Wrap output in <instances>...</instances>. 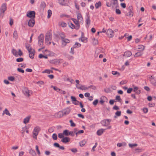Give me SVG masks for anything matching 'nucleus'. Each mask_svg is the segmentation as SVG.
<instances>
[{
	"label": "nucleus",
	"instance_id": "9b49d317",
	"mask_svg": "<svg viewBox=\"0 0 156 156\" xmlns=\"http://www.w3.org/2000/svg\"><path fill=\"white\" fill-rule=\"evenodd\" d=\"M72 19L76 25V29L78 30L80 27V24L78 22L79 21L74 18H72Z\"/></svg>",
	"mask_w": 156,
	"mask_h": 156
},
{
	"label": "nucleus",
	"instance_id": "bb28decb",
	"mask_svg": "<svg viewBox=\"0 0 156 156\" xmlns=\"http://www.w3.org/2000/svg\"><path fill=\"white\" fill-rule=\"evenodd\" d=\"M29 153L33 156H36V153L35 151L32 149H30L29 151Z\"/></svg>",
	"mask_w": 156,
	"mask_h": 156
},
{
	"label": "nucleus",
	"instance_id": "cd10ccee",
	"mask_svg": "<svg viewBox=\"0 0 156 156\" xmlns=\"http://www.w3.org/2000/svg\"><path fill=\"white\" fill-rule=\"evenodd\" d=\"M68 24L70 27L72 29H76V27L75 25L72 23L70 21L68 23Z\"/></svg>",
	"mask_w": 156,
	"mask_h": 156
},
{
	"label": "nucleus",
	"instance_id": "a878e982",
	"mask_svg": "<svg viewBox=\"0 0 156 156\" xmlns=\"http://www.w3.org/2000/svg\"><path fill=\"white\" fill-rule=\"evenodd\" d=\"M86 24L89 25L90 23V16H88L85 20Z\"/></svg>",
	"mask_w": 156,
	"mask_h": 156
},
{
	"label": "nucleus",
	"instance_id": "2f4dec72",
	"mask_svg": "<svg viewBox=\"0 0 156 156\" xmlns=\"http://www.w3.org/2000/svg\"><path fill=\"white\" fill-rule=\"evenodd\" d=\"M142 55V53L141 52H139L136 53L134 55V57L140 56Z\"/></svg>",
	"mask_w": 156,
	"mask_h": 156
},
{
	"label": "nucleus",
	"instance_id": "0eeeda50",
	"mask_svg": "<svg viewBox=\"0 0 156 156\" xmlns=\"http://www.w3.org/2000/svg\"><path fill=\"white\" fill-rule=\"evenodd\" d=\"M106 34L110 37H112L114 35V32L111 29L108 30L106 32Z\"/></svg>",
	"mask_w": 156,
	"mask_h": 156
},
{
	"label": "nucleus",
	"instance_id": "7c9ffc66",
	"mask_svg": "<svg viewBox=\"0 0 156 156\" xmlns=\"http://www.w3.org/2000/svg\"><path fill=\"white\" fill-rule=\"evenodd\" d=\"M101 6V2L99 1L98 2H97L95 3V6L96 9H98L99 7H100Z\"/></svg>",
	"mask_w": 156,
	"mask_h": 156
},
{
	"label": "nucleus",
	"instance_id": "b1692460",
	"mask_svg": "<svg viewBox=\"0 0 156 156\" xmlns=\"http://www.w3.org/2000/svg\"><path fill=\"white\" fill-rule=\"evenodd\" d=\"M12 52L13 55L16 57H18V52L16 50L14 49H12Z\"/></svg>",
	"mask_w": 156,
	"mask_h": 156
},
{
	"label": "nucleus",
	"instance_id": "c03bdc74",
	"mask_svg": "<svg viewBox=\"0 0 156 156\" xmlns=\"http://www.w3.org/2000/svg\"><path fill=\"white\" fill-rule=\"evenodd\" d=\"M23 55V53L22 51L21 50L19 49L18 50V56H21Z\"/></svg>",
	"mask_w": 156,
	"mask_h": 156
},
{
	"label": "nucleus",
	"instance_id": "774afa93",
	"mask_svg": "<svg viewBox=\"0 0 156 156\" xmlns=\"http://www.w3.org/2000/svg\"><path fill=\"white\" fill-rule=\"evenodd\" d=\"M133 90V89L132 88H129L127 90V93L128 94H130L131 93Z\"/></svg>",
	"mask_w": 156,
	"mask_h": 156
},
{
	"label": "nucleus",
	"instance_id": "37998d69",
	"mask_svg": "<svg viewBox=\"0 0 156 156\" xmlns=\"http://www.w3.org/2000/svg\"><path fill=\"white\" fill-rule=\"evenodd\" d=\"M115 99L118 101L119 102H121L122 100L119 96L117 95L115 97Z\"/></svg>",
	"mask_w": 156,
	"mask_h": 156
},
{
	"label": "nucleus",
	"instance_id": "4d7b16f0",
	"mask_svg": "<svg viewBox=\"0 0 156 156\" xmlns=\"http://www.w3.org/2000/svg\"><path fill=\"white\" fill-rule=\"evenodd\" d=\"M17 70L19 72H20L22 73H23L24 72V71L20 68H18L17 69Z\"/></svg>",
	"mask_w": 156,
	"mask_h": 156
},
{
	"label": "nucleus",
	"instance_id": "2eb2a0df",
	"mask_svg": "<svg viewBox=\"0 0 156 156\" xmlns=\"http://www.w3.org/2000/svg\"><path fill=\"white\" fill-rule=\"evenodd\" d=\"M63 114L65 115L68 114L70 112V109L69 107L67 108L62 110Z\"/></svg>",
	"mask_w": 156,
	"mask_h": 156
},
{
	"label": "nucleus",
	"instance_id": "680f3d73",
	"mask_svg": "<svg viewBox=\"0 0 156 156\" xmlns=\"http://www.w3.org/2000/svg\"><path fill=\"white\" fill-rule=\"evenodd\" d=\"M112 73L113 75H116L117 74H118V76H119L120 74L117 71H112Z\"/></svg>",
	"mask_w": 156,
	"mask_h": 156
},
{
	"label": "nucleus",
	"instance_id": "bf43d9fd",
	"mask_svg": "<svg viewBox=\"0 0 156 156\" xmlns=\"http://www.w3.org/2000/svg\"><path fill=\"white\" fill-rule=\"evenodd\" d=\"M116 13L117 14H120L121 13V12L119 9H115Z\"/></svg>",
	"mask_w": 156,
	"mask_h": 156
},
{
	"label": "nucleus",
	"instance_id": "69168bd1",
	"mask_svg": "<svg viewBox=\"0 0 156 156\" xmlns=\"http://www.w3.org/2000/svg\"><path fill=\"white\" fill-rule=\"evenodd\" d=\"M53 145L54 147H60L59 144L57 143H55Z\"/></svg>",
	"mask_w": 156,
	"mask_h": 156
},
{
	"label": "nucleus",
	"instance_id": "473e14b6",
	"mask_svg": "<svg viewBox=\"0 0 156 156\" xmlns=\"http://www.w3.org/2000/svg\"><path fill=\"white\" fill-rule=\"evenodd\" d=\"M46 4L44 2H42L40 5V8L41 9H44L46 7Z\"/></svg>",
	"mask_w": 156,
	"mask_h": 156
},
{
	"label": "nucleus",
	"instance_id": "f704fd0d",
	"mask_svg": "<svg viewBox=\"0 0 156 156\" xmlns=\"http://www.w3.org/2000/svg\"><path fill=\"white\" fill-rule=\"evenodd\" d=\"M115 115H116L114 116L115 118H116L117 116H119L121 115V112L120 111H117L115 113Z\"/></svg>",
	"mask_w": 156,
	"mask_h": 156
},
{
	"label": "nucleus",
	"instance_id": "7ed1b4c3",
	"mask_svg": "<svg viewBox=\"0 0 156 156\" xmlns=\"http://www.w3.org/2000/svg\"><path fill=\"white\" fill-rule=\"evenodd\" d=\"M35 12L34 11H28L27 12V16L31 18L34 19L35 17Z\"/></svg>",
	"mask_w": 156,
	"mask_h": 156
},
{
	"label": "nucleus",
	"instance_id": "5fc2aeb1",
	"mask_svg": "<svg viewBox=\"0 0 156 156\" xmlns=\"http://www.w3.org/2000/svg\"><path fill=\"white\" fill-rule=\"evenodd\" d=\"M137 146V144H129V146L130 147L132 148L135 147H136Z\"/></svg>",
	"mask_w": 156,
	"mask_h": 156
},
{
	"label": "nucleus",
	"instance_id": "3c124183",
	"mask_svg": "<svg viewBox=\"0 0 156 156\" xmlns=\"http://www.w3.org/2000/svg\"><path fill=\"white\" fill-rule=\"evenodd\" d=\"M5 114L7 115H9L11 116V114L10 113L9 111L7 109V108H5Z\"/></svg>",
	"mask_w": 156,
	"mask_h": 156
},
{
	"label": "nucleus",
	"instance_id": "0e129e2a",
	"mask_svg": "<svg viewBox=\"0 0 156 156\" xmlns=\"http://www.w3.org/2000/svg\"><path fill=\"white\" fill-rule=\"evenodd\" d=\"M120 5L123 8H125L126 7V4L125 3H121Z\"/></svg>",
	"mask_w": 156,
	"mask_h": 156
},
{
	"label": "nucleus",
	"instance_id": "1a4fd4ad",
	"mask_svg": "<svg viewBox=\"0 0 156 156\" xmlns=\"http://www.w3.org/2000/svg\"><path fill=\"white\" fill-rule=\"evenodd\" d=\"M35 20L34 18H31L28 22V26L30 27H33L35 24Z\"/></svg>",
	"mask_w": 156,
	"mask_h": 156
},
{
	"label": "nucleus",
	"instance_id": "f03ea898",
	"mask_svg": "<svg viewBox=\"0 0 156 156\" xmlns=\"http://www.w3.org/2000/svg\"><path fill=\"white\" fill-rule=\"evenodd\" d=\"M44 39V35L42 34H41L38 37V44L39 46L41 47L43 45Z\"/></svg>",
	"mask_w": 156,
	"mask_h": 156
},
{
	"label": "nucleus",
	"instance_id": "603ef678",
	"mask_svg": "<svg viewBox=\"0 0 156 156\" xmlns=\"http://www.w3.org/2000/svg\"><path fill=\"white\" fill-rule=\"evenodd\" d=\"M112 1H113V2H112V5H115L116 4L118 5V0H112Z\"/></svg>",
	"mask_w": 156,
	"mask_h": 156
},
{
	"label": "nucleus",
	"instance_id": "e433bc0d",
	"mask_svg": "<svg viewBox=\"0 0 156 156\" xmlns=\"http://www.w3.org/2000/svg\"><path fill=\"white\" fill-rule=\"evenodd\" d=\"M48 15L47 17L48 18H49L51 17V14H52L51 11L50 9L48 10Z\"/></svg>",
	"mask_w": 156,
	"mask_h": 156
},
{
	"label": "nucleus",
	"instance_id": "49530a36",
	"mask_svg": "<svg viewBox=\"0 0 156 156\" xmlns=\"http://www.w3.org/2000/svg\"><path fill=\"white\" fill-rule=\"evenodd\" d=\"M23 58H17L16 59V61L17 62H22L23 61Z\"/></svg>",
	"mask_w": 156,
	"mask_h": 156
},
{
	"label": "nucleus",
	"instance_id": "c85d7f7f",
	"mask_svg": "<svg viewBox=\"0 0 156 156\" xmlns=\"http://www.w3.org/2000/svg\"><path fill=\"white\" fill-rule=\"evenodd\" d=\"M138 49L140 50V51H143L145 49V46L142 45H139L138 46Z\"/></svg>",
	"mask_w": 156,
	"mask_h": 156
},
{
	"label": "nucleus",
	"instance_id": "052dcab7",
	"mask_svg": "<svg viewBox=\"0 0 156 156\" xmlns=\"http://www.w3.org/2000/svg\"><path fill=\"white\" fill-rule=\"evenodd\" d=\"M27 127L26 126H25L24 127H23L22 128L23 129L22 130V133L23 134L24 133L25 131H26L27 129Z\"/></svg>",
	"mask_w": 156,
	"mask_h": 156
},
{
	"label": "nucleus",
	"instance_id": "aec40b11",
	"mask_svg": "<svg viewBox=\"0 0 156 156\" xmlns=\"http://www.w3.org/2000/svg\"><path fill=\"white\" fill-rule=\"evenodd\" d=\"M31 116H29L26 117L23 120V123L24 124H26L27 123H28L29 122V121H30V118Z\"/></svg>",
	"mask_w": 156,
	"mask_h": 156
},
{
	"label": "nucleus",
	"instance_id": "338daca9",
	"mask_svg": "<svg viewBox=\"0 0 156 156\" xmlns=\"http://www.w3.org/2000/svg\"><path fill=\"white\" fill-rule=\"evenodd\" d=\"M70 150L73 153H76L77 152V150L76 148H72L70 149Z\"/></svg>",
	"mask_w": 156,
	"mask_h": 156
},
{
	"label": "nucleus",
	"instance_id": "5701e85b",
	"mask_svg": "<svg viewBox=\"0 0 156 156\" xmlns=\"http://www.w3.org/2000/svg\"><path fill=\"white\" fill-rule=\"evenodd\" d=\"M124 55L127 57H129L132 55V53L130 51H127L125 52Z\"/></svg>",
	"mask_w": 156,
	"mask_h": 156
},
{
	"label": "nucleus",
	"instance_id": "4468645a",
	"mask_svg": "<svg viewBox=\"0 0 156 156\" xmlns=\"http://www.w3.org/2000/svg\"><path fill=\"white\" fill-rule=\"evenodd\" d=\"M29 53V57L32 58L33 59L34 58V56L35 54V51L34 50H30L28 51Z\"/></svg>",
	"mask_w": 156,
	"mask_h": 156
},
{
	"label": "nucleus",
	"instance_id": "4be33fe9",
	"mask_svg": "<svg viewBox=\"0 0 156 156\" xmlns=\"http://www.w3.org/2000/svg\"><path fill=\"white\" fill-rule=\"evenodd\" d=\"M65 115L63 114V112L62 111H59L58 112L57 114V116L59 118H61Z\"/></svg>",
	"mask_w": 156,
	"mask_h": 156
},
{
	"label": "nucleus",
	"instance_id": "f3484780",
	"mask_svg": "<svg viewBox=\"0 0 156 156\" xmlns=\"http://www.w3.org/2000/svg\"><path fill=\"white\" fill-rule=\"evenodd\" d=\"M76 87L77 89L81 90H86L88 89V88L87 87H85L84 85H81L80 87H79L78 86L77 84H76Z\"/></svg>",
	"mask_w": 156,
	"mask_h": 156
},
{
	"label": "nucleus",
	"instance_id": "6e6d98bb",
	"mask_svg": "<svg viewBox=\"0 0 156 156\" xmlns=\"http://www.w3.org/2000/svg\"><path fill=\"white\" fill-rule=\"evenodd\" d=\"M60 25L62 27H66L67 26V24L64 22H62L60 24Z\"/></svg>",
	"mask_w": 156,
	"mask_h": 156
},
{
	"label": "nucleus",
	"instance_id": "de8ad7c7",
	"mask_svg": "<svg viewBox=\"0 0 156 156\" xmlns=\"http://www.w3.org/2000/svg\"><path fill=\"white\" fill-rule=\"evenodd\" d=\"M87 88L88 89V88H91L94 90H96V87L94 85H90Z\"/></svg>",
	"mask_w": 156,
	"mask_h": 156
},
{
	"label": "nucleus",
	"instance_id": "ea45409f",
	"mask_svg": "<svg viewBox=\"0 0 156 156\" xmlns=\"http://www.w3.org/2000/svg\"><path fill=\"white\" fill-rule=\"evenodd\" d=\"M71 99L72 101V102L73 101V102L76 101V102H77L78 103H79V101H77L76 100V98L73 96H71Z\"/></svg>",
	"mask_w": 156,
	"mask_h": 156
},
{
	"label": "nucleus",
	"instance_id": "f8f14e48",
	"mask_svg": "<svg viewBox=\"0 0 156 156\" xmlns=\"http://www.w3.org/2000/svg\"><path fill=\"white\" fill-rule=\"evenodd\" d=\"M40 130L41 129L39 127L37 126L35 127L33 130V134L35 135H38Z\"/></svg>",
	"mask_w": 156,
	"mask_h": 156
},
{
	"label": "nucleus",
	"instance_id": "ddd939ff",
	"mask_svg": "<svg viewBox=\"0 0 156 156\" xmlns=\"http://www.w3.org/2000/svg\"><path fill=\"white\" fill-rule=\"evenodd\" d=\"M6 9V4L5 3L3 4L1 8L0 9V13H4L5 12V11Z\"/></svg>",
	"mask_w": 156,
	"mask_h": 156
},
{
	"label": "nucleus",
	"instance_id": "dca6fc26",
	"mask_svg": "<svg viewBox=\"0 0 156 156\" xmlns=\"http://www.w3.org/2000/svg\"><path fill=\"white\" fill-rule=\"evenodd\" d=\"M70 141V139L69 137H64L61 140V141L63 143L69 142Z\"/></svg>",
	"mask_w": 156,
	"mask_h": 156
},
{
	"label": "nucleus",
	"instance_id": "a19ab883",
	"mask_svg": "<svg viewBox=\"0 0 156 156\" xmlns=\"http://www.w3.org/2000/svg\"><path fill=\"white\" fill-rule=\"evenodd\" d=\"M58 136L60 138H63L64 137V135L63 133H60L58 134Z\"/></svg>",
	"mask_w": 156,
	"mask_h": 156
},
{
	"label": "nucleus",
	"instance_id": "9d476101",
	"mask_svg": "<svg viewBox=\"0 0 156 156\" xmlns=\"http://www.w3.org/2000/svg\"><path fill=\"white\" fill-rule=\"evenodd\" d=\"M76 14L77 20L81 22H83V19L81 14L79 11H76Z\"/></svg>",
	"mask_w": 156,
	"mask_h": 156
},
{
	"label": "nucleus",
	"instance_id": "20e7f679",
	"mask_svg": "<svg viewBox=\"0 0 156 156\" xmlns=\"http://www.w3.org/2000/svg\"><path fill=\"white\" fill-rule=\"evenodd\" d=\"M133 8L132 5H130L128 8L129 12L127 14V16H133Z\"/></svg>",
	"mask_w": 156,
	"mask_h": 156
},
{
	"label": "nucleus",
	"instance_id": "58836bf2",
	"mask_svg": "<svg viewBox=\"0 0 156 156\" xmlns=\"http://www.w3.org/2000/svg\"><path fill=\"white\" fill-rule=\"evenodd\" d=\"M38 57H39V58H44L45 59H47L48 58V57L47 55H45V56L44 55L41 54H39Z\"/></svg>",
	"mask_w": 156,
	"mask_h": 156
},
{
	"label": "nucleus",
	"instance_id": "79ce46f5",
	"mask_svg": "<svg viewBox=\"0 0 156 156\" xmlns=\"http://www.w3.org/2000/svg\"><path fill=\"white\" fill-rule=\"evenodd\" d=\"M51 63L54 64H57L59 63V61L57 59H55L51 61Z\"/></svg>",
	"mask_w": 156,
	"mask_h": 156
},
{
	"label": "nucleus",
	"instance_id": "412c9836",
	"mask_svg": "<svg viewBox=\"0 0 156 156\" xmlns=\"http://www.w3.org/2000/svg\"><path fill=\"white\" fill-rule=\"evenodd\" d=\"M101 124L103 126H106L109 125L108 122H107L106 119H104L102 120L101 122Z\"/></svg>",
	"mask_w": 156,
	"mask_h": 156
},
{
	"label": "nucleus",
	"instance_id": "c756f323",
	"mask_svg": "<svg viewBox=\"0 0 156 156\" xmlns=\"http://www.w3.org/2000/svg\"><path fill=\"white\" fill-rule=\"evenodd\" d=\"M53 71L52 70H51L49 69H46L44 71L42 72V73H46L48 74H49L51 73H53Z\"/></svg>",
	"mask_w": 156,
	"mask_h": 156
},
{
	"label": "nucleus",
	"instance_id": "39448f33",
	"mask_svg": "<svg viewBox=\"0 0 156 156\" xmlns=\"http://www.w3.org/2000/svg\"><path fill=\"white\" fill-rule=\"evenodd\" d=\"M22 91L23 93L25 96L28 97H29L30 96V90L28 89V88L26 87H23L22 90Z\"/></svg>",
	"mask_w": 156,
	"mask_h": 156
},
{
	"label": "nucleus",
	"instance_id": "e2e57ef3",
	"mask_svg": "<svg viewBox=\"0 0 156 156\" xmlns=\"http://www.w3.org/2000/svg\"><path fill=\"white\" fill-rule=\"evenodd\" d=\"M36 149L37 152L38 154L39 155L40 154V152L38 149V146L37 145L36 146Z\"/></svg>",
	"mask_w": 156,
	"mask_h": 156
},
{
	"label": "nucleus",
	"instance_id": "f257e3e1",
	"mask_svg": "<svg viewBox=\"0 0 156 156\" xmlns=\"http://www.w3.org/2000/svg\"><path fill=\"white\" fill-rule=\"evenodd\" d=\"M52 40V33L51 31L48 32L45 35V42L46 43L50 45L51 43V41Z\"/></svg>",
	"mask_w": 156,
	"mask_h": 156
},
{
	"label": "nucleus",
	"instance_id": "09e8293b",
	"mask_svg": "<svg viewBox=\"0 0 156 156\" xmlns=\"http://www.w3.org/2000/svg\"><path fill=\"white\" fill-rule=\"evenodd\" d=\"M26 48L28 50V51L30 50H32V48L29 44L26 45Z\"/></svg>",
	"mask_w": 156,
	"mask_h": 156
},
{
	"label": "nucleus",
	"instance_id": "13d9d810",
	"mask_svg": "<svg viewBox=\"0 0 156 156\" xmlns=\"http://www.w3.org/2000/svg\"><path fill=\"white\" fill-rule=\"evenodd\" d=\"M98 102V99L95 100L93 102V104L94 105H96Z\"/></svg>",
	"mask_w": 156,
	"mask_h": 156
},
{
	"label": "nucleus",
	"instance_id": "8fccbe9b",
	"mask_svg": "<svg viewBox=\"0 0 156 156\" xmlns=\"http://www.w3.org/2000/svg\"><path fill=\"white\" fill-rule=\"evenodd\" d=\"M8 79L9 80H10L11 81H13L15 80V78L14 76H10L8 77Z\"/></svg>",
	"mask_w": 156,
	"mask_h": 156
},
{
	"label": "nucleus",
	"instance_id": "c9c22d12",
	"mask_svg": "<svg viewBox=\"0 0 156 156\" xmlns=\"http://www.w3.org/2000/svg\"><path fill=\"white\" fill-rule=\"evenodd\" d=\"M69 131L68 130L66 129L63 131V133L64 135H65L66 136H68L69 135Z\"/></svg>",
	"mask_w": 156,
	"mask_h": 156
},
{
	"label": "nucleus",
	"instance_id": "393cba45",
	"mask_svg": "<svg viewBox=\"0 0 156 156\" xmlns=\"http://www.w3.org/2000/svg\"><path fill=\"white\" fill-rule=\"evenodd\" d=\"M81 44L78 42H76L75 44L73 46L74 48H79L81 47Z\"/></svg>",
	"mask_w": 156,
	"mask_h": 156
},
{
	"label": "nucleus",
	"instance_id": "a18cd8bd",
	"mask_svg": "<svg viewBox=\"0 0 156 156\" xmlns=\"http://www.w3.org/2000/svg\"><path fill=\"white\" fill-rule=\"evenodd\" d=\"M59 35L61 38V39L62 40L63 38H65L66 36L64 35V33H62L59 34Z\"/></svg>",
	"mask_w": 156,
	"mask_h": 156
},
{
	"label": "nucleus",
	"instance_id": "72a5a7b5",
	"mask_svg": "<svg viewBox=\"0 0 156 156\" xmlns=\"http://www.w3.org/2000/svg\"><path fill=\"white\" fill-rule=\"evenodd\" d=\"M13 37L16 39H17L18 38V34L17 31L16 30L14 31L13 34Z\"/></svg>",
	"mask_w": 156,
	"mask_h": 156
},
{
	"label": "nucleus",
	"instance_id": "864d4df0",
	"mask_svg": "<svg viewBox=\"0 0 156 156\" xmlns=\"http://www.w3.org/2000/svg\"><path fill=\"white\" fill-rule=\"evenodd\" d=\"M52 138L54 140H56L57 139V136L56 133H54L52 135Z\"/></svg>",
	"mask_w": 156,
	"mask_h": 156
},
{
	"label": "nucleus",
	"instance_id": "6ab92c4d",
	"mask_svg": "<svg viewBox=\"0 0 156 156\" xmlns=\"http://www.w3.org/2000/svg\"><path fill=\"white\" fill-rule=\"evenodd\" d=\"M105 130L103 129H99L97 131V134L98 136H100L103 134Z\"/></svg>",
	"mask_w": 156,
	"mask_h": 156
},
{
	"label": "nucleus",
	"instance_id": "4c0bfd02",
	"mask_svg": "<svg viewBox=\"0 0 156 156\" xmlns=\"http://www.w3.org/2000/svg\"><path fill=\"white\" fill-rule=\"evenodd\" d=\"M51 87H53L54 90L58 92H59L61 90V89L58 88L57 87L51 86Z\"/></svg>",
	"mask_w": 156,
	"mask_h": 156
},
{
	"label": "nucleus",
	"instance_id": "a211bd4d",
	"mask_svg": "<svg viewBox=\"0 0 156 156\" xmlns=\"http://www.w3.org/2000/svg\"><path fill=\"white\" fill-rule=\"evenodd\" d=\"M133 91L137 94H139L141 93V90H138V88L137 87H134Z\"/></svg>",
	"mask_w": 156,
	"mask_h": 156
},
{
	"label": "nucleus",
	"instance_id": "6e6552de",
	"mask_svg": "<svg viewBox=\"0 0 156 156\" xmlns=\"http://www.w3.org/2000/svg\"><path fill=\"white\" fill-rule=\"evenodd\" d=\"M69 0H58V3L62 5H66L69 3Z\"/></svg>",
	"mask_w": 156,
	"mask_h": 156
},
{
	"label": "nucleus",
	"instance_id": "423d86ee",
	"mask_svg": "<svg viewBox=\"0 0 156 156\" xmlns=\"http://www.w3.org/2000/svg\"><path fill=\"white\" fill-rule=\"evenodd\" d=\"M62 46V47H65L66 44L70 42V40L67 38H64L61 40Z\"/></svg>",
	"mask_w": 156,
	"mask_h": 156
}]
</instances>
